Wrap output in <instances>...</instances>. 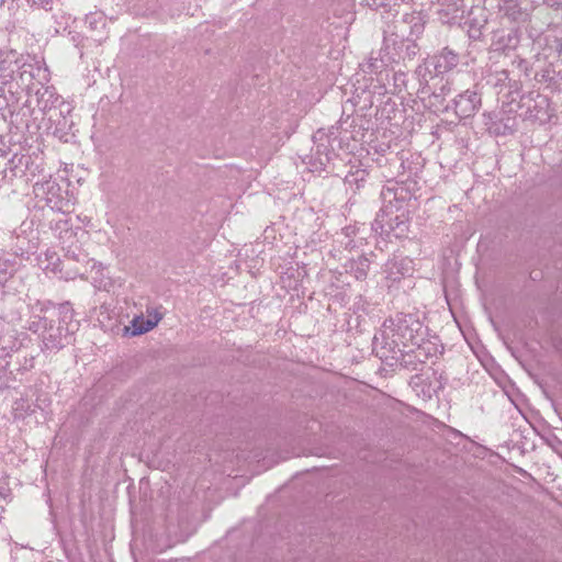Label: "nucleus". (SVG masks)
<instances>
[{
    "mask_svg": "<svg viewBox=\"0 0 562 562\" xmlns=\"http://www.w3.org/2000/svg\"><path fill=\"white\" fill-rule=\"evenodd\" d=\"M162 316L157 310H147L145 314L135 316L131 324L124 327V335L135 337L146 334L154 329L161 321Z\"/></svg>",
    "mask_w": 562,
    "mask_h": 562,
    "instance_id": "obj_1",
    "label": "nucleus"
},
{
    "mask_svg": "<svg viewBox=\"0 0 562 562\" xmlns=\"http://www.w3.org/2000/svg\"><path fill=\"white\" fill-rule=\"evenodd\" d=\"M42 5L49 4L50 0H38Z\"/></svg>",
    "mask_w": 562,
    "mask_h": 562,
    "instance_id": "obj_2",
    "label": "nucleus"
}]
</instances>
